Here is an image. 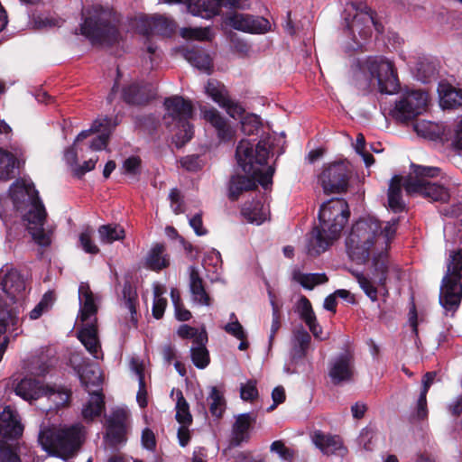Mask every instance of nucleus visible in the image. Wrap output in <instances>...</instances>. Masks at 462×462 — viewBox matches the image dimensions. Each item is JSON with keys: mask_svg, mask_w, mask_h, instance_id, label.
I'll return each mask as SVG.
<instances>
[{"mask_svg": "<svg viewBox=\"0 0 462 462\" xmlns=\"http://www.w3.org/2000/svg\"><path fill=\"white\" fill-rule=\"evenodd\" d=\"M348 205L343 199H331L323 203L319 212V225L310 232L306 252L318 256L337 241L349 217Z\"/></svg>", "mask_w": 462, "mask_h": 462, "instance_id": "1", "label": "nucleus"}, {"mask_svg": "<svg viewBox=\"0 0 462 462\" xmlns=\"http://www.w3.org/2000/svg\"><path fill=\"white\" fill-rule=\"evenodd\" d=\"M398 219L385 222L383 226L374 217L361 218L352 226L346 246L350 258L365 262L375 245H387L397 230Z\"/></svg>", "mask_w": 462, "mask_h": 462, "instance_id": "2", "label": "nucleus"}, {"mask_svg": "<svg viewBox=\"0 0 462 462\" xmlns=\"http://www.w3.org/2000/svg\"><path fill=\"white\" fill-rule=\"evenodd\" d=\"M10 194L17 210L28 208L23 219L33 241L41 246H49L51 232L43 227L46 211L33 184L25 180L16 181L10 187Z\"/></svg>", "mask_w": 462, "mask_h": 462, "instance_id": "3", "label": "nucleus"}, {"mask_svg": "<svg viewBox=\"0 0 462 462\" xmlns=\"http://www.w3.org/2000/svg\"><path fill=\"white\" fill-rule=\"evenodd\" d=\"M86 438L85 427L80 423L42 427L38 441L50 455L68 459L79 449Z\"/></svg>", "mask_w": 462, "mask_h": 462, "instance_id": "4", "label": "nucleus"}, {"mask_svg": "<svg viewBox=\"0 0 462 462\" xmlns=\"http://www.w3.org/2000/svg\"><path fill=\"white\" fill-rule=\"evenodd\" d=\"M79 299L82 328L79 331L78 337L95 358H100L102 353L97 328V313L100 298L91 291L88 283L81 282L79 287Z\"/></svg>", "mask_w": 462, "mask_h": 462, "instance_id": "5", "label": "nucleus"}, {"mask_svg": "<svg viewBox=\"0 0 462 462\" xmlns=\"http://www.w3.org/2000/svg\"><path fill=\"white\" fill-rule=\"evenodd\" d=\"M269 148L266 142L254 145L248 140H241L236 147V159L245 174L258 176V183L264 189L272 184L274 169L267 166Z\"/></svg>", "mask_w": 462, "mask_h": 462, "instance_id": "6", "label": "nucleus"}, {"mask_svg": "<svg viewBox=\"0 0 462 462\" xmlns=\"http://www.w3.org/2000/svg\"><path fill=\"white\" fill-rule=\"evenodd\" d=\"M447 271L442 278L439 302L451 315L457 310L462 299V247L448 252Z\"/></svg>", "mask_w": 462, "mask_h": 462, "instance_id": "7", "label": "nucleus"}, {"mask_svg": "<svg viewBox=\"0 0 462 462\" xmlns=\"http://www.w3.org/2000/svg\"><path fill=\"white\" fill-rule=\"evenodd\" d=\"M413 175L405 179L404 189L410 195H420L431 201L448 202L450 194L445 183L430 180L437 177L440 169L438 167L411 165Z\"/></svg>", "mask_w": 462, "mask_h": 462, "instance_id": "8", "label": "nucleus"}, {"mask_svg": "<svg viewBox=\"0 0 462 462\" xmlns=\"http://www.w3.org/2000/svg\"><path fill=\"white\" fill-rule=\"evenodd\" d=\"M111 13L102 7H94L81 25V33L94 44L110 46L117 42L119 33L111 23Z\"/></svg>", "mask_w": 462, "mask_h": 462, "instance_id": "9", "label": "nucleus"}, {"mask_svg": "<svg viewBox=\"0 0 462 462\" xmlns=\"http://www.w3.org/2000/svg\"><path fill=\"white\" fill-rule=\"evenodd\" d=\"M346 12L349 15L353 13V18L348 21L346 18L356 47H362V41L365 42L372 36L373 29L378 32H383V25L376 20L375 13L362 1H352L346 5Z\"/></svg>", "mask_w": 462, "mask_h": 462, "instance_id": "10", "label": "nucleus"}, {"mask_svg": "<svg viewBox=\"0 0 462 462\" xmlns=\"http://www.w3.org/2000/svg\"><path fill=\"white\" fill-rule=\"evenodd\" d=\"M363 74L374 80L381 93L394 94L399 88V80L394 64L383 56H370L360 64Z\"/></svg>", "mask_w": 462, "mask_h": 462, "instance_id": "11", "label": "nucleus"}, {"mask_svg": "<svg viewBox=\"0 0 462 462\" xmlns=\"http://www.w3.org/2000/svg\"><path fill=\"white\" fill-rule=\"evenodd\" d=\"M384 249L385 248L383 246L381 252L373 256L374 273L378 276L376 282L373 281L370 277L362 273L352 272V274L356 278L362 291L374 302L378 300L379 292H382L383 296L388 294V291L385 288L388 273V258Z\"/></svg>", "mask_w": 462, "mask_h": 462, "instance_id": "12", "label": "nucleus"}, {"mask_svg": "<svg viewBox=\"0 0 462 462\" xmlns=\"http://www.w3.org/2000/svg\"><path fill=\"white\" fill-rule=\"evenodd\" d=\"M352 167L346 161L325 164L319 176V182L326 194L343 193L348 187Z\"/></svg>", "mask_w": 462, "mask_h": 462, "instance_id": "13", "label": "nucleus"}, {"mask_svg": "<svg viewBox=\"0 0 462 462\" xmlns=\"http://www.w3.org/2000/svg\"><path fill=\"white\" fill-rule=\"evenodd\" d=\"M164 106L166 109L164 121L168 126L175 125L177 127L183 128V141L190 140L193 134L192 126L189 123L193 116L191 102L182 97L173 96L165 99Z\"/></svg>", "mask_w": 462, "mask_h": 462, "instance_id": "14", "label": "nucleus"}, {"mask_svg": "<svg viewBox=\"0 0 462 462\" xmlns=\"http://www.w3.org/2000/svg\"><path fill=\"white\" fill-rule=\"evenodd\" d=\"M428 95L421 90H407L392 111L393 116L401 122L413 119L426 110Z\"/></svg>", "mask_w": 462, "mask_h": 462, "instance_id": "15", "label": "nucleus"}, {"mask_svg": "<svg viewBox=\"0 0 462 462\" xmlns=\"http://www.w3.org/2000/svg\"><path fill=\"white\" fill-rule=\"evenodd\" d=\"M130 412L125 407L114 409L106 419V441L111 447L125 444L130 427Z\"/></svg>", "mask_w": 462, "mask_h": 462, "instance_id": "16", "label": "nucleus"}, {"mask_svg": "<svg viewBox=\"0 0 462 462\" xmlns=\"http://www.w3.org/2000/svg\"><path fill=\"white\" fill-rule=\"evenodd\" d=\"M1 295L13 306L23 307L26 297V285L23 278L16 270L7 272L0 283Z\"/></svg>", "mask_w": 462, "mask_h": 462, "instance_id": "17", "label": "nucleus"}, {"mask_svg": "<svg viewBox=\"0 0 462 462\" xmlns=\"http://www.w3.org/2000/svg\"><path fill=\"white\" fill-rule=\"evenodd\" d=\"M115 126L116 124H114L108 117L97 118L93 122L89 129L84 130L78 134L75 140V145L77 143H80L83 140L91 134L99 133V135L87 145V149H90L92 151H101L102 149L106 148L109 134Z\"/></svg>", "mask_w": 462, "mask_h": 462, "instance_id": "18", "label": "nucleus"}, {"mask_svg": "<svg viewBox=\"0 0 462 462\" xmlns=\"http://www.w3.org/2000/svg\"><path fill=\"white\" fill-rule=\"evenodd\" d=\"M227 23L234 29L252 34H263L271 31L270 22L262 16L235 13L227 17Z\"/></svg>", "mask_w": 462, "mask_h": 462, "instance_id": "19", "label": "nucleus"}, {"mask_svg": "<svg viewBox=\"0 0 462 462\" xmlns=\"http://www.w3.org/2000/svg\"><path fill=\"white\" fill-rule=\"evenodd\" d=\"M328 375L334 384H340L353 380L355 362L352 354L345 352L334 357L329 364Z\"/></svg>", "mask_w": 462, "mask_h": 462, "instance_id": "20", "label": "nucleus"}, {"mask_svg": "<svg viewBox=\"0 0 462 462\" xmlns=\"http://www.w3.org/2000/svg\"><path fill=\"white\" fill-rule=\"evenodd\" d=\"M137 293L136 291L130 285L125 284L123 288V300L120 304V319L122 330L126 331L137 326Z\"/></svg>", "mask_w": 462, "mask_h": 462, "instance_id": "21", "label": "nucleus"}, {"mask_svg": "<svg viewBox=\"0 0 462 462\" xmlns=\"http://www.w3.org/2000/svg\"><path fill=\"white\" fill-rule=\"evenodd\" d=\"M311 441L325 456L344 457L348 452L343 439L338 435L326 433L321 430H315L311 434Z\"/></svg>", "mask_w": 462, "mask_h": 462, "instance_id": "22", "label": "nucleus"}, {"mask_svg": "<svg viewBox=\"0 0 462 462\" xmlns=\"http://www.w3.org/2000/svg\"><path fill=\"white\" fill-rule=\"evenodd\" d=\"M136 29L143 35L170 36L174 31L172 21L162 15L140 16L136 22Z\"/></svg>", "mask_w": 462, "mask_h": 462, "instance_id": "23", "label": "nucleus"}, {"mask_svg": "<svg viewBox=\"0 0 462 462\" xmlns=\"http://www.w3.org/2000/svg\"><path fill=\"white\" fill-rule=\"evenodd\" d=\"M23 425L17 411L11 406H5L0 412V436L5 439H17L23 435Z\"/></svg>", "mask_w": 462, "mask_h": 462, "instance_id": "24", "label": "nucleus"}, {"mask_svg": "<svg viewBox=\"0 0 462 462\" xmlns=\"http://www.w3.org/2000/svg\"><path fill=\"white\" fill-rule=\"evenodd\" d=\"M23 149L12 146L11 151H5L0 148V180H9L14 177V168L24 162L22 158Z\"/></svg>", "mask_w": 462, "mask_h": 462, "instance_id": "25", "label": "nucleus"}, {"mask_svg": "<svg viewBox=\"0 0 462 462\" xmlns=\"http://www.w3.org/2000/svg\"><path fill=\"white\" fill-rule=\"evenodd\" d=\"M203 118L209 123L217 131V137L222 142H228L233 139L236 130L227 124L225 117L215 108H202Z\"/></svg>", "mask_w": 462, "mask_h": 462, "instance_id": "26", "label": "nucleus"}, {"mask_svg": "<svg viewBox=\"0 0 462 462\" xmlns=\"http://www.w3.org/2000/svg\"><path fill=\"white\" fill-rule=\"evenodd\" d=\"M256 181L258 182V176L233 175L228 182L227 196L229 199L236 200L243 192L255 189Z\"/></svg>", "mask_w": 462, "mask_h": 462, "instance_id": "27", "label": "nucleus"}, {"mask_svg": "<svg viewBox=\"0 0 462 462\" xmlns=\"http://www.w3.org/2000/svg\"><path fill=\"white\" fill-rule=\"evenodd\" d=\"M256 420V416L252 413H242L236 416L232 429V442L238 446L249 439L251 424Z\"/></svg>", "mask_w": 462, "mask_h": 462, "instance_id": "28", "label": "nucleus"}, {"mask_svg": "<svg viewBox=\"0 0 462 462\" xmlns=\"http://www.w3.org/2000/svg\"><path fill=\"white\" fill-rule=\"evenodd\" d=\"M297 311L300 314L301 319L306 323L309 327L310 332L316 338H320V335L322 333V328L319 325L316 315L313 311L310 301L304 296H302L297 304Z\"/></svg>", "mask_w": 462, "mask_h": 462, "instance_id": "29", "label": "nucleus"}, {"mask_svg": "<svg viewBox=\"0 0 462 462\" xmlns=\"http://www.w3.org/2000/svg\"><path fill=\"white\" fill-rule=\"evenodd\" d=\"M145 265L152 271H161L170 265V254L163 244H155L145 257Z\"/></svg>", "mask_w": 462, "mask_h": 462, "instance_id": "30", "label": "nucleus"}, {"mask_svg": "<svg viewBox=\"0 0 462 462\" xmlns=\"http://www.w3.org/2000/svg\"><path fill=\"white\" fill-rule=\"evenodd\" d=\"M222 0H189L188 10L196 16L202 18H211L217 14Z\"/></svg>", "mask_w": 462, "mask_h": 462, "instance_id": "31", "label": "nucleus"}, {"mask_svg": "<svg viewBox=\"0 0 462 462\" xmlns=\"http://www.w3.org/2000/svg\"><path fill=\"white\" fill-rule=\"evenodd\" d=\"M189 291L194 302L204 306L210 305L211 299L205 290L203 280L193 267L189 270Z\"/></svg>", "mask_w": 462, "mask_h": 462, "instance_id": "32", "label": "nucleus"}, {"mask_svg": "<svg viewBox=\"0 0 462 462\" xmlns=\"http://www.w3.org/2000/svg\"><path fill=\"white\" fill-rule=\"evenodd\" d=\"M440 105L443 108H454L462 106V90L447 82L439 85Z\"/></svg>", "mask_w": 462, "mask_h": 462, "instance_id": "33", "label": "nucleus"}, {"mask_svg": "<svg viewBox=\"0 0 462 462\" xmlns=\"http://www.w3.org/2000/svg\"><path fill=\"white\" fill-rule=\"evenodd\" d=\"M16 395L25 401L37 400L43 396L44 386L32 378H24L14 388Z\"/></svg>", "mask_w": 462, "mask_h": 462, "instance_id": "34", "label": "nucleus"}, {"mask_svg": "<svg viewBox=\"0 0 462 462\" xmlns=\"http://www.w3.org/2000/svg\"><path fill=\"white\" fill-rule=\"evenodd\" d=\"M183 57L193 67L204 72H209L212 67V60L208 53L200 49L183 50Z\"/></svg>", "mask_w": 462, "mask_h": 462, "instance_id": "35", "label": "nucleus"}, {"mask_svg": "<svg viewBox=\"0 0 462 462\" xmlns=\"http://www.w3.org/2000/svg\"><path fill=\"white\" fill-rule=\"evenodd\" d=\"M105 408L104 397L99 393L90 394L89 400L83 406L81 415L87 422L93 421L97 417L101 415Z\"/></svg>", "mask_w": 462, "mask_h": 462, "instance_id": "36", "label": "nucleus"}, {"mask_svg": "<svg viewBox=\"0 0 462 462\" xmlns=\"http://www.w3.org/2000/svg\"><path fill=\"white\" fill-rule=\"evenodd\" d=\"M403 182H405V180ZM402 186L404 187V183H402V177L396 175L392 178L388 189V205L389 208L395 212L402 211L404 208V203L402 198Z\"/></svg>", "mask_w": 462, "mask_h": 462, "instance_id": "37", "label": "nucleus"}, {"mask_svg": "<svg viewBox=\"0 0 462 462\" xmlns=\"http://www.w3.org/2000/svg\"><path fill=\"white\" fill-rule=\"evenodd\" d=\"M242 214L249 222L261 225L268 218L270 211L261 202L255 201L245 204L242 208Z\"/></svg>", "mask_w": 462, "mask_h": 462, "instance_id": "38", "label": "nucleus"}, {"mask_svg": "<svg viewBox=\"0 0 462 462\" xmlns=\"http://www.w3.org/2000/svg\"><path fill=\"white\" fill-rule=\"evenodd\" d=\"M414 69L417 79L426 83L435 79L437 75V63L430 57H420Z\"/></svg>", "mask_w": 462, "mask_h": 462, "instance_id": "39", "label": "nucleus"}, {"mask_svg": "<svg viewBox=\"0 0 462 462\" xmlns=\"http://www.w3.org/2000/svg\"><path fill=\"white\" fill-rule=\"evenodd\" d=\"M198 338H199V340L193 344L190 348L191 359L198 368L203 369L209 363L208 352L204 346L205 341H207L206 333L201 332Z\"/></svg>", "mask_w": 462, "mask_h": 462, "instance_id": "40", "label": "nucleus"}, {"mask_svg": "<svg viewBox=\"0 0 462 462\" xmlns=\"http://www.w3.org/2000/svg\"><path fill=\"white\" fill-rule=\"evenodd\" d=\"M310 336L303 328L294 332L292 339L291 357L292 359L302 358L310 344Z\"/></svg>", "mask_w": 462, "mask_h": 462, "instance_id": "41", "label": "nucleus"}, {"mask_svg": "<svg viewBox=\"0 0 462 462\" xmlns=\"http://www.w3.org/2000/svg\"><path fill=\"white\" fill-rule=\"evenodd\" d=\"M413 128L418 135L429 140H437L443 134L442 127L430 121H417L415 122Z\"/></svg>", "mask_w": 462, "mask_h": 462, "instance_id": "42", "label": "nucleus"}, {"mask_svg": "<svg viewBox=\"0 0 462 462\" xmlns=\"http://www.w3.org/2000/svg\"><path fill=\"white\" fill-rule=\"evenodd\" d=\"M175 394L177 398L176 402V420L180 424H191L192 416L189 412V406L187 401L185 400L183 393L180 390L173 389L171 391V395Z\"/></svg>", "mask_w": 462, "mask_h": 462, "instance_id": "43", "label": "nucleus"}, {"mask_svg": "<svg viewBox=\"0 0 462 462\" xmlns=\"http://www.w3.org/2000/svg\"><path fill=\"white\" fill-rule=\"evenodd\" d=\"M292 277L295 282L309 290L313 289L316 285L328 282V277L325 273H303L300 271H294Z\"/></svg>", "mask_w": 462, "mask_h": 462, "instance_id": "44", "label": "nucleus"}, {"mask_svg": "<svg viewBox=\"0 0 462 462\" xmlns=\"http://www.w3.org/2000/svg\"><path fill=\"white\" fill-rule=\"evenodd\" d=\"M436 376V373L430 372L427 373L423 379H422V391L420 393V395L419 397L418 402H417V416L419 419H424L427 417L428 411H427V400L426 395L427 393L432 384L434 378Z\"/></svg>", "mask_w": 462, "mask_h": 462, "instance_id": "45", "label": "nucleus"}, {"mask_svg": "<svg viewBox=\"0 0 462 462\" xmlns=\"http://www.w3.org/2000/svg\"><path fill=\"white\" fill-rule=\"evenodd\" d=\"M123 97L125 102L134 105H143L149 99L145 88L137 84H132L123 91Z\"/></svg>", "mask_w": 462, "mask_h": 462, "instance_id": "46", "label": "nucleus"}, {"mask_svg": "<svg viewBox=\"0 0 462 462\" xmlns=\"http://www.w3.org/2000/svg\"><path fill=\"white\" fill-rule=\"evenodd\" d=\"M79 379L85 386H97L102 382L101 371L97 365H88L79 370Z\"/></svg>", "mask_w": 462, "mask_h": 462, "instance_id": "47", "label": "nucleus"}, {"mask_svg": "<svg viewBox=\"0 0 462 462\" xmlns=\"http://www.w3.org/2000/svg\"><path fill=\"white\" fill-rule=\"evenodd\" d=\"M206 93L220 106L229 97L226 87L219 81L210 79L205 87Z\"/></svg>", "mask_w": 462, "mask_h": 462, "instance_id": "48", "label": "nucleus"}, {"mask_svg": "<svg viewBox=\"0 0 462 462\" xmlns=\"http://www.w3.org/2000/svg\"><path fill=\"white\" fill-rule=\"evenodd\" d=\"M99 238L102 243L111 244L125 237V230L118 225H104L98 228Z\"/></svg>", "mask_w": 462, "mask_h": 462, "instance_id": "49", "label": "nucleus"}, {"mask_svg": "<svg viewBox=\"0 0 462 462\" xmlns=\"http://www.w3.org/2000/svg\"><path fill=\"white\" fill-rule=\"evenodd\" d=\"M209 410L213 416L217 418L221 417L226 409V402L222 392H220L216 386L210 388V394L208 396Z\"/></svg>", "mask_w": 462, "mask_h": 462, "instance_id": "50", "label": "nucleus"}, {"mask_svg": "<svg viewBox=\"0 0 462 462\" xmlns=\"http://www.w3.org/2000/svg\"><path fill=\"white\" fill-rule=\"evenodd\" d=\"M165 293L164 288L161 284L153 285V304H152V316L159 319L163 314L167 306V300L162 297Z\"/></svg>", "mask_w": 462, "mask_h": 462, "instance_id": "51", "label": "nucleus"}, {"mask_svg": "<svg viewBox=\"0 0 462 462\" xmlns=\"http://www.w3.org/2000/svg\"><path fill=\"white\" fill-rule=\"evenodd\" d=\"M43 396H46L56 408L66 405L69 400V391L63 388L44 387Z\"/></svg>", "mask_w": 462, "mask_h": 462, "instance_id": "52", "label": "nucleus"}, {"mask_svg": "<svg viewBox=\"0 0 462 462\" xmlns=\"http://www.w3.org/2000/svg\"><path fill=\"white\" fill-rule=\"evenodd\" d=\"M180 34L186 40L210 41L213 37L209 27H184L180 31Z\"/></svg>", "mask_w": 462, "mask_h": 462, "instance_id": "53", "label": "nucleus"}, {"mask_svg": "<svg viewBox=\"0 0 462 462\" xmlns=\"http://www.w3.org/2000/svg\"><path fill=\"white\" fill-rule=\"evenodd\" d=\"M54 302V295L52 292L48 291L43 294L39 303L30 311L29 318L32 320L38 319L42 314L51 310Z\"/></svg>", "mask_w": 462, "mask_h": 462, "instance_id": "54", "label": "nucleus"}, {"mask_svg": "<svg viewBox=\"0 0 462 462\" xmlns=\"http://www.w3.org/2000/svg\"><path fill=\"white\" fill-rule=\"evenodd\" d=\"M93 230L87 227L79 235V243L87 254H97L99 252L97 245L92 241Z\"/></svg>", "mask_w": 462, "mask_h": 462, "instance_id": "55", "label": "nucleus"}, {"mask_svg": "<svg viewBox=\"0 0 462 462\" xmlns=\"http://www.w3.org/2000/svg\"><path fill=\"white\" fill-rule=\"evenodd\" d=\"M270 449L278 454L279 457L286 462H292L295 457V451L284 445L281 440H275L272 443Z\"/></svg>", "mask_w": 462, "mask_h": 462, "instance_id": "56", "label": "nucleus"}, {"mask_svg": "<svg viewBox=\"0 0 462 462\" xmlns=\"http://www.w3.org/2000/svg\"><path fill=\"white\" fill-rule=\"evenodd\" d=\"M0 462H20L16 447L0 440Z\"/></svg>", "mask_w": 462, "mask_h": 462, "instance_id": "57", "label": "nucleus"}, {"mask_svg": "<svg viewBox=\"0 0 462 462\" xmlns=\"http://www.w3.org/2000/svg\"><path fill=\"white\" fill-rule=\"evenodd\" d=\"M222 257L218 251L211 250L204 258V267L209 271V267H212V271L216 273L222 269Z\"/></svg>", "mask_w": 462, "mask_h": 462, "instance_id": "58", "label": "nucleus"}, {"mask_svg": "<svg viewBox=\"0 0 462 462\" xmlns=\"http://www.w3.org/2000/svg\"><path fill=\"white\" fill-rule=\"evenodd\" d=\"M135 373L138 375V382H139V390L137 392L136 401L141 408H144L147 405L148 402H147V391L145 389V383H144V377H143L142 367L136 366Z\"/></svg>", "mask_w": 462, "mask_h": 462, "instance_id": "59", "label": "nucleus"}, {"mask_svg": "<svg viewBox=\"0 0 462 462\" xmlns=\"http://www.w3.org/2000/svg\"><path fill=\"white\" fill-rule=\"evenodd\" d=\"M259 118L254 115H246L241 118V128L246 134H254L259 128Z\"/></svg>", "mask_w": 462, "mask_h": 462, "instance_id": "60", "label": "nucleus"}, {"mask_svg": "<svg viewBox=\"0 0 462 462\" xmlns=\"http://www.w3.org/2000/svg\"><path fill=\"white\" fill-rule=\"evenodd\" d=\"M365 136L362 134H358L356 136V140L355 149H356V152L362 156L365 165L367 167H369L374 163V160L373 155H371L370 153H368L365 151Z\"/></svg>", "mask_w": 462, "mask_h": 462, "instance_id": "61", "label": "nucleus"}, {"mask_svg": "<svg viewBox=\"0 0 462 462\" xmlns=\"http://www.w3.org/2000/svg\"><path fill=\"white\" fill-rule=\"evenodd\" d=\"M224 103L225 104H222L220 106L225 108L231 117L237 119L243 116L245 109L240 104L233 101L229 97L226 99V102Z\"/></svg>", "mask_w": 462, "mask_h": 462, "instance_id": "62", "label": "nucleus"}, {"mask_svg": "<svg viewBox=\"0 0 462 462\" xmlns=\"http://www.w3.org/2000/svg\"><path fill=\"white\" fill-rule=\"evenodd\" d=\"M225 331L237 339L246 337V333L238 320L229 321L224 327Z\"/></svg>", "mask_w": 462, "mask_h": 462, "instance_id": "63", "label": "nucleus"}, {"mask_svg": "<svg viewBox=\"0 0 462 462\" xmlns=\"http://www.w3.org/2000/svg\"><path fill=\"white\" fill-rule=\"evenodd\" d=\"M240 395L244 401H253L258 396L256 383L254 381H248L242 384L240 388Z\"/></svg>", "mask_w": 462, "mask_h": 462, "instance_id": "64", "label": "nucleus"}]
</instances>
